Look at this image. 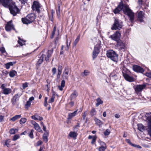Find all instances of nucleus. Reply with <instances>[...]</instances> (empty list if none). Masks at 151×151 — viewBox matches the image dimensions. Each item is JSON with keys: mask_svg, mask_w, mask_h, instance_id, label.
Listing matches in <instances>:
<instances>
[{"mask_svg": "<svg viewBox=\"0 0 151 151\" xmlns=\"http://www.w3.org/2000/svg\"><path fill=\"white\" fill-rule=\"evenodd\" d=\"M35 18V14L33 13H31L27 15L26 18H22V20L24 24H28L32 22Z\"/></svg>", "mask_w": 151, "mask_h": 151, "instance_id": "nucleus-3", "label": "nucleus"}, {"mask_svg": "<svg viewBox=\"0 0 151 151\" xmlns=\"http://www.w3.org/2000/svg\"><path fill=\"white\" fill-rule=\"evenodd\" d=\"M59 39V37H57L56 38L55 40V43L56 45L57 44V41Z\"/></svg>", "mask_w": 151, "mask_h": 151, "instance_id": "nucleus-63", "label": "nucleus"}, {"mask_svg": "<svg viewBox=\"0 0 151 151\" xmlns=\"http://www.w3.org/2000/svg\"><path fill=\"white\" fill-rule=\"evenodd\" d=\"M122 10H123L124 14L128 16L131 22L133 23L134 19V14L129 8L128 6L121 3L118 7L114 10L113 12L114 14H116L119 13Z\"/></svg>", "mask_w": 151, "mask_h": 151, "instance_id": "nucleus-1", "label": "nucleus"}, {"mask_svg": "<svg viewBox=\"0 0 151 151\" xmlns=\"http://www.w3.org/2000/svg\"><path fill=\"white\" fill-rule=\"evenodd\" d=\"M12 92V89L10 88H6L2 90V93L6 95L11 93Z\"/></svg>", "mask_w": 151, "mask_h": 151, "instance_id": "nucleus-21", "label": "nucleus"}, {"mask_svg": "<svg viewBox=\"0 0 151 151\" xmlns=\"http://www.w3.org/2000/svg\"><path fill=\"white\" fill-rule=\"evenodd\" d=\"M132 146L133 147H136V148H141V147L140 146H139V145L134 144H133L132 145Z\"/></svg>", "mask_w": 151, "mask_h": 151, "instance_id": "nucleus-53", "label": "nucleus"}, {"mask_svg": "<svg viewBox=\"0 0 151 151\" xmlns=\"http://www.w3.org/2000/svg\"><path fill=\"white\" fill-rule=\"evenodd\" d=\"M87 115V113L86 112H85L83 114V120L85 119Z\"/></svg>", "mask_w": 151, "mask_h": 151, "instance_id": "nucleus-56", "label": "nucleus"}, {"mask_svg": "<svg viewBox=\"0 0 151 151\" xmlns=\"http://www.w3.org/2000/svg\"><path fill=\"white\" fill-rule=\"evenodd\" d=\"M65 80H63L61 81V85L58 86V88L60 91H62L63 90V88L65 86Z\"/></svg>", "mask_w": 151, "mask_h": 151, "instance_id": "nucleus-26", "label": "nucleus"}, {"mask_svg": "<svg viewBox=\"0 0 151 151\" xmlns=\"http://www.w3.org/2000/svg\"><path fill=\"white\" fill-rule=\"evenodd\" d=\"M5 29L7 31H9L12 29H14V26L11 21L8 22L5 27Z\"/></svg>", "mask_w": 151, "mask_h": 151, "instance_id": "nucleus-15", "label": "nucleus"}, {"mask_svg": "<svg viewBox=\"0 0 151 151\" xmlns=\"http://www.w3.org/2000/svg\"><path fill=\"white\" fill-rule=\"evenodd\" d=\"M19 40L18 41V43L21 46H22L25 42V41L22 40L20 38L18 37Z\"/></svg>", "mask_w": 151, "mask_h": 151, "instance_id": "nucleus-33", "label": "nucleus"}, {"mask_svg": "<svg viewBox=\"0 0 151 151\" xmlns=\"http://www.w3.org/2000/svg\"><path fill=\"white\" fill-rule=\"evenodd\" d=\"M96 111L95 109H91V112L90 114L92 116H93L94 115L96 114Z\"/></svg>", "mask_w": 151, "mask_h": 151, "instance_id": "nucleus-37", "label": "nucleus"}, {"mask_svg": "<svg viewBox=\"0 0 151 151\" xmlns=\"http://www.w3.org/2000/svg\"><path fill=\"white\" fill-rule=\"evenodd\" d=\"M138 129L141 132H143L144 130V126L141 124H137Z\"/></svg>", "mask_w": 151, "mask_h": 151, "instance_id": "nucleus-30", "label": "nucleus"}, {"mask_svg": "<svg viewBox=\"0 0 151 151\" xmlns=\"http://www.w3.org/2000/svg\"><path fill=\"white\" fill-rule=\"evenodd\" d=\"M60 6H58V10L56 12L57 15L59 17L60 13Z\"/></svg>", "mask_w": 151, "mask_h": 151, "instance_id": "nucleus-52", "label": "nucleus"}, {"mask_svg": "<svg viewBox=\"0 0 151 151\" xmlns=\"http://www.w3.org/2000/svg\"><path fill=\"white\" fill-rule=\"evenodd\" d=\"M99 143L101 146H106V144L104 142L101 141H99Z\"/></svg>", "mask_w": 151, "mask_h": 151, "instance_id": "nucleus-48", "label": "nucleus"}, {"mask_svg": "<svg viewBox=\"0 0 151 151\" xmlns=\"http://www.w3.org/2000/svg\"><path fill=\"white\" fill-rule=\"evenodd\" d=\"M98 44L95 45L94 49L93 52V59L95 58L100 52V45L101 42L99 40H97Z\"/></svg>", "mask_w": 151, "mask_h": 151, "instance_id": "nucleus-6", "label": "nucleus"}, {"mask_svg": "<svg viewBox=\"0 0 151 151\" xmlns=\"http://www.w3.org/2000/svg\"><path fill=\"white\" fill-rule=\"evenodd\" d=\"M34 130L33 129H32L31 130V132H29V136L32 139L34 137L33 134V132H34Z\"/></svg>", "mask_w": 151, "mask_h": 151, "instance_id": "nucleus-41", "label": "nucleus"}, {"mask_svg": "<svg viewBox=\"0 0 151 151\" xmlns=\"http://www.w3.org/2000/svg\"><path fill=\"white\" fill-rule=\"evenodd\" d=\"M138 20L141 22H143V18L144 17V13L142 11H139L138 14Z\"/></svg>", "mask_w": 151, "mask_h": 151, "instance_id": "nucleus-19", "label": "nucleus"}, {"mask_svg": "<svg viewBox=\"0 0 151 151\" xmlns=\"http://www.w3.org/2000/svg\"><path fill=\"white\" fill-rule=\"evenodd\" d=\"M0 51H1L2 53L6 52L5 49L3 47H0Z\"/></svg>", "mask_w": 151, "mask_h": 151, "instance_id": "nucleus-45", "label": "nucleus"}, {"mask_svg": "<svg viewBox=\"0 0 151 151\" xmlns=\"http://www.w3.org/2000/svg\"><path fill=\"white\" fill-rule=\"evenodd\" d=\"M146 119L148 120V132L150 135L151 137V112L146 113Z\"/></svg>", "mask_w": 151, "mask_h": 151, "instance_id": "nucleus-9", "label": "nucleus"}, {"mask_svg": "<svg viewBox=\"0 0 151 151\" xmlns=\"http://www.w3.org/2000/svg\"><path fill=\"white\" fill-rule=\"evenodd\" d=\"M80 39V36L79 35L78 36H77V38L75 40V41L74 42L73 45L74 46H76V45L77 44V43L79 41Z\"/></svg>", "mask_w": 151, "mask_h": 151, "instance_id": "nucleus-35", "label": "nucleus"}, {"mask_svg": "<svg viewBox=\"0 0 151 151\" xmlns=\"http://www.w3.org/2000/svg\"><path fill=\"white\" fill-rule=\"evenodd\" d=\"M145 75L147 77L151 78V72L146 73Z\"/></svg>", "mask_w": 151, "mask_h": 151, "instance_id": "nucleus-51", "label": "nucleus"}, {"mask_svg": "<svg viewBox=\"0 0 151 151\" xmlns=\"http://www.w3.org/2000/svg\"><path fill=\"white\" fill-rule=\"evenodd\" d=\"M55 31L53 30L52 32V35L51 36V38L52 39L53 38L54 36L55 33Z\"/></svg>", "mask_w": 151, "mask_h": 151, "instance_id": "nucleus-60", "label": "nucleus"}, {"mask_svg": "<svg viewBox=\"0 0 151 151\" xmlns=\"http://www.w3.org/2000/svg\"><path fill=\"white\" fill-rule=\"evenodd\" d=\"M78 110L74 111L73 112L69 113L68 115V119L69 120L74 117L77 114Z\"/></svg>", "mask_w": 151, "mask_h": 151, "instance_id": "nucleus-22", "label": "nucleus"}, {"mask_svg": "<svg viewBox=\"0 0 151 151\" xmlns=\"http://www.w3.org/2000/svg\"><path fill=\"white\" fill-rule=\"evenodd\" d=\"M43 139L44 141H45V143H46L48 141V138H47V135H43Z\"/></svg>", "mask_w": 151, "mask_h": 151, "instance_id": "nucleus-44", "label": "nucleus"}, {"mask_svg": "<svg viewBox=\"0 0 151 151\" xmlns=\"http://www.w3.org/2000/svg\"><path fill=\"white\" fill-rule=\"evenodd\" d=\"M17 73V72L16 71L13 70L10 72L9 75L11 77H13Z\"/></svg>", "mask_w": 151, "mask_h": 151, "instance_id": "nucleus-32", "label": "nucleus"}, {"mask_svg": "<svg viewBox=\"0 0 151 151\" xmlns=\"http://www.w3.org/2000/svg\"><path fill=\"white\" fill-rule=\"evenodd\" d=\"M28 86V83L27 82H25L22 84V87L23 89H25Z\"/></svg>", "mask_w": 151, "mask_h": 151, "instance_id": "nucleus-46", "label": "nucleus"}, {"mask_svg": "<svg viewBox=\"0 0 151 151\" xmlns=\"http://www.w3.org/2000/svg\"><path fill=\"white\" fill-rule=\"evenodd\" d=\"M62 66L61 65H59L58 68V71H62Z\"/></svg>", "mask_w": 151, "mask_h": 151, "instance_id": "nucleus-59", "label": "nucleus"}, {"mask_svg": "<svg viewBox=\"0 0 151 151\" xmlns=\"http://www.w3.org/2000/svg\"><path fill=\"white\" fill-rule=\"evenodd\" d=\"M117 46L118 47L124 51L125 50L126 46L124 43L122 42V41L120 40L117 42Z\"/></svg>", "mask_w": 151, "mask_h": 151, "instance_id": "nucleus-16", "label": "nucleus"}, {"mask_svg": "<svg viewBox=\"0 0 151 151\" xmlns=\"http://www.w3.org/2000/svg\"><path fill=\"white\" fill-rule=\"evenodd\" d=\"M27 120L25 118H22L20 120V123L21 124H24L26 122Z\"/></svg>", "mask_w": 151, "mask_h": 151, "instance_id": "nucleus-36", "label": "nucleus"}, {"mask_svg": "<svg viewBox=\"0 0 151 151\" xmlns=\"http://www.w3.org/2000/svg\"><path fill=\"white\" fill-rule=\"evenodd\" d=\"M53 49L48 50L47 53V57H46L45 55H42L40 57L39 59L37 62V65H40L43 61L44 58H45V60L46 62H47V61L49 60L50 57L51 56L53 53Z\"/></svg>", "mask_w": 151, "mask_h": 151, "instance_id": "nucleus-2", "label": "nucleus"}, {"mask_svg": "<svg viewBox=\"0 0 151 151\" xmlns=\"http://www.w3.org/2000/svg\"><path fill=\"white\" fill-rule=\"evenodd\" d=\"M11 13L13 16L16 15L19 11V9L15 5V3H13L9 7Z\"/></svg>", "mask_w": 151, "mask_h": 151, "instance_id": "nucleus-7", "label": "nucleus"}, {"mask_svg": "<svg viewBox=\"0 0 151 151\" xmlns=\"http://www.w3.org/2000/svg\"><path fill=\"white\" fill-rule=\"evenodd\" d=\"M34 97L33 96H32L29 98V100L28 101H29V102H31L32 101L34 100Z\"/></svg>", "mask_w": 151, "mask_h": 151, "instance_id": "nucleus-61", "label": "nucleus"}, {"mask_svg": "<svg viewBox=\"0 0 151 151\" xmlns=\"http://www.w3.org/2000/svg\"><path fill=\"white\" fill-rule=\"evenodd\" d=\"M7 86L6 84H3L1 86L0 88L3 90L4 89L6 88H5Z\"/></svg>", "mask_w": 151, "mask_h": 151, "instance_id": "nucleus-49", "label": "nucleus"}, {"mask_svg": "<svg viewBox=\"0 0 151 151\" xmlns=\"http://www.w3.org/2000/svg\"><path fill=\"white\" fill-rule=\"evenodd\" d=\"M122 27V22L117 19H115L114 23L111 27L112 30H120Z\"/></svg>", "mask_w": 151, "mask_h": 151, "instance_id": "nucleus-5", "label": "nucleus"}, {"mask_svg": "<svg viewBox=\"0 0 151 151\" xmlns=\"http://www.w3.org/2000/svg\"><path fill=\"white\" fill-rule=\"evenodd\" d=\"M31 102L28 101H27L25 105V108L26 109H28L29 107L30 106Z\"/></svg>", "mask_w": 151, "mask_h": 151, "instance_id": "nucleus-40", "label": "nucleus"}, {"mask_svg": "<svg viewBox=\"0 0 151 151\" xmlns=\"http://www.w3.org/2000/svg\"><path fill=\"white\" fill-rule=\"evenodd\" d=\"M40 7V6L39 2L37 1H34L32 6L33 10L39 12L40 11L39 9Z\"/></svg>", "mask_w": 151, "mask_h": 151, "instance_id": "nucleus-13", "label": "nucleus"}, {"mask_svg": "<svg viewBox=\"0 0 151 151\" xmlns=\"http://www.w3.org/2000/svg\"><path fill=\"white\" fill-rule=\"evenodd\" d=\"M126 142L129 143L130 145L132 146L133 144L131 142L130 140L129 139H126Z\"/></svg>", "mask_w": 151, "mask_h": 151, "instance_id": "nucleus-55", "label": "nucleus"}, {"mask_svg": "<svg viewBox=\"0 0 151 151\" xmlns=\"http://www.w3.org/2000/svg\"><path fill=\"white\" fill-rule=\"evenodd\" d=\"M96 101L97 103L96 104V106H98L99 105L102 104L103 102V101L99 97L96 99Z\"/></svg>", "mask_w": 151, "mask_h": 151, "instance_id": "nucleus-28", "label": "nucleus"}, {"mask_svg": "<svg viewBox=\"0 0 151 151\" xmlns=\"http://www.w3.org/2000/svg\"><path fill=\"white\" fill-rule=\"evenodd\" d=\"M107 57L114 62H116L118 60V56L115 51L112 50H109L107 51Z\"/></svg>", "mask_w": 151, "mask_h": 151, "instance_id": "nucleus-4", "label": "nucleus"}, {"mask_svg": "<svg viewBox=\"0 0 151 151\" xmlns=\"http://www.w3.org/2000/svg\"><path fill=\"white\" fill-rule=\"evenodd\" d=\"M71 70L68 67H65L63 74V78L68 80L69 75H70Z\"/></svg>", "mask_w": 151, "mask_h": 151, "instance_id": "nucleus-10", "label": "nucleus"}, {"mask_svg": "<svg viewBox=\"0 0 151 151\" xmlns=\"http://www.w3.org/2000/svg\"><path fill=\"white\" fill-rule=\"evenodd\" d=\"M96 136H94L93 137V139L91 142V143L92 144H94L96 142Z\"/></svg>", "mask_w": 151, "mask_h": 151, "instance_id": "nucleus-47", "label": "nucleus"}, {"mask_svg": "<svg viewBox=\"0 0 151 151\" xmlns=\"http://www.w3.org/2000/svg\"><path fill=\"white\" fill-rule=\"evenodd\" d=\"M27 0H19L22 4H25L27 2Z\"/></svg>", "mask_w": 151, "mask_h": 151, "instance_id": "nucleus-57", "label": "nucleus"}, {"mask_svg": "<svg viewBox=\"0 0 151 151\" xmlns=\"http://www.w3.org/2000/svg\"><path fill=\"white\" fill-rule=\"evenodd\" d=\"M16 131H17V130L16 129H11L10 130V132L11 134H14L15 133Z\"/></svg>", "mask_w": 151, "mask_h": 151, "instance_id": "nucleus-42", "label": "nucleus"}, {"mask_svg": "<svg viewBox=\"0 0 151 151\" xmlns=\"http://www.w3.org/2000/svg\"><path fill=\"white\" fill-rule=\"evenodd\" d=\"M32 123L34 125V128L36 130L39 132H42V130L37 123L34 121H32Z\"/></svg>", "mask_w": 151, "mask_h": 151, "instance_id": "nucleus-20", "label": "nucleus"}, {"mask_svg": "<svg viewBox=\"0 0 151 151\" xmlns=\"http://www.w3.org/2000/svg\"><path fill=\"white\" fill-rule=\"evenodd\" d=\"M123 76L125 79L129 82H132L134 81L133 77L129 76L128 75L125 73L122 72Z\"/></svg>", "mask_w": 151, "mask_h": 151, "instance_id": "nucleus-18", "label": "nucleus"}, {"mask_svg": "<svg viewBox=\"0 0 151 151\" xmlns=\"http://www.w3.org/2000/svg\"><path fill=\"white\" fill-rule=\"evenodd\" d=\"M106 149V146H101L99 148V151H104Z\"/></svg>", "mask_w": 151, "mask_h": 151, "instance_id": "nucleus-43", "label": "nucleus"}, {"mask_svg": "<svg viewBox=\"0 0 151 151\" xmlns=\"http://www.w3.org/2000/svg\"><path fill=\"white\" fill-rule=\"evenodd\" d=\"M77 135V133L75 132H70L69 134V136L72 138H76Z\"/></svg>", "mask_w": 151, "mask_h": 151, "instance_id": "nucleus-29", "label": "nucleus"}, {"mask_svg": "<svg viewBox=\"0 0 151 151\" xmlns=\"http://www.w3.org/2000/svg\"><path fill=\"white\" fill-rule=\"evenodd\" d=\"M32 118L35 120H38L39 121H41L43 119V118L38 115H35L31 116Z\"/></svg>", "mask_w": 151, "mask_h": 151, "instance_id": "nucleus-23", "label": "nucleus"}, {"mask_svg": "<svg viewBox=\"0 0 151 151\" xmlns=\"http://www.w3.org/2000/svg\"><path fill=\"white\" fill-rule=\"evenodd\" d=\"M55 98V93L54 92L53 93L52 96L49 101V103H52L54 101Z\"/></svg>", "mask_w": 151, "mask_h": 151, "instance_id": "nucleus-34", "label": "nucleus"}, {"mask_svg": "<svg viewBox=\"0 0 151 151\" xmlns=\"http://www.w3.org/2000/svg\"><path fill=\"white\" fill-rule=\"evenodd\" d=\"M78 94L77 92L75 91L73 93H72L70 96V100H72L74 99H75L78 96Z\"/></svg>", "mask_w": 151, "mask_h": 151, "instance_id": "nucleus-25", "label": "nucleus"}, {"mask_svg": "<svg viewBox=\"0 0 151 151\" xmlns=\"http://www.w3.org/2000/svg\"><path fill=\"white\" fill-rule=\"evenodd\" d=\"M21 115H16L12 117V118L10 119V121H14L16 120L17 119H19L20 118H21Z\"/></svg>", "mask_w": 151, "mask_h": 151, "instance_id": "nucleus-31", "label": "nucleus"}, {"mask_svg": "<svg viewBox=\"0 0 151 151\" xmlns=\"http://www.w3.org/2000/svg\"><path fill=\"white\" fill-rule=\"evenodd\" d=\"M19 136L17 135H14L13 137V140L14 141H15L19 138Z\"/></svg>", "mask_w": 151, "mask_h": 151, "instance_id": "nucleus-50", "label": "nucleus"}, {"mask_svg": "<svg viewBox=\"0 0 151 151\" xmlns=\"http://www.w3.org/2000/svg\"><path fill=\"white\" fill-rule=\"evenodd\" d=\"M90 73V71L87 70H85L84 72L81 73V76L82 77H86L89 76Z\"/></svg>", "mask_w": 151, "mask_h": 151, "instance_id": "nucleus-24", "label": "nucleus"}, {"mask_svg": "<svg viewBox=\"0 0 151 151\" xmlns=\"http://www.w3.org/2000/svg\"><path fill=\"white\" fill-rule=\"evenodd\" d=\"M0 2L4 7L8 8L13 3L12 0H0Z\"/></svg>", "mask_w": 151, "mask_h": 151, "instance_id": "nucleus-12", "label": "nucleus"}, {"mask_svg": "<svg viewBox=\"0 0 151 151\" xmlns=\"http://www.w3.org/2000/svg\"><path fill=\"white\" fill-rule=\"evenodd\" d=\"M42 141L41 140L38 141L37 142V145L39 146L42 144Z\"/></svg>", "mask_w": 151, "mask_h": 151, "instance_id": "nucleus-58", "label": "nucleus"}, {"mask_svg": "<svg viewBox=\"0 0 151 151\" xmlns=\"http://www.w3.org/2000/svg\"><path fill=\"white\" fill-rule=\"evenodd\" d=\"M146 87L145 84L137 85L134 87L135 93L137 95H140L143 89Z\"/></svg>", "mask_w": 151, "mask_h": 151, "instance_id": "nucleus-8", "label": "nucleus"}, {"mask_svg": "<svg viewBox=\"0 0 151 151\" xmlns=\"http://www.w3.org/2000/svg\"><path fill=\"white\" fill-rule=\"evenodd\" d=\"M120 36V33L118 31H116L114 34L110 35L109 37L113 40L118 42L119 40Z\"/></svg>", "mask_w": 151, "mask_h": 151, "instance_id": "nucleus-11", "label": "nucleus"}, {"mask_svg": "<svg viewBox=\"0 0 151 151\" xmlns=\"http://www.w3.org/2000/svg\"><path fill=\"white\" fill-rule=\"evenodd\" d=\"M110 130L109 129H107L104 132V134L105 136L108 135L110 133Z\"/></svg>", "mask_w": 151, "mask_h": 151, "instance_id": "nucleus-39", "label": "nucleus"}, {"mask_svg": "<svg viewBox=\"0 0 151 151\" xmlns=\"http://www.w3.org/2000/svg\"><path fill=\"white\" fill-rule=\"evenodd\" d=\"M21 94L19 95L18 94H15L11 99V101L13 105H14L16 102L19 100V98L21 96Z\"/></svg>", "mask_w": 151, "mask_h": 151, "instance_id": "nucleus-17", "label": "nucleus"}, {"mask_svg": "<svg viewBox=\"0 0 151 151\" xmlns=\"http://www.w3.org/2000/svg\"><path fill=\"white\" fill-rule=\"evenodd\" d=\"M71 41L70 42V43L68 44V40H66V46L69 47V46L70 45Z\"/></svg>", "mask_w": 151, "mask_h": 151, "instance_id": "nucleus-64", "label": "nucleus"}, {"mask_svg": "<svg viewBox=\"0 0 151 151\" xmlns=\"http://www.w3.org/2000/svg\"><path fill=\"white\" fill-rule=\"evenodd\" d=\"M132 68L134 71L137 73H143L144 71V70L142 68L137 65H133Z\"/></svg>", "mask_w": 151, "mask_h": 151, "instance_id": "nucleus-14", "label": "nucleus"}, {"mask_svg": "<svg viewBox=\"0 0 151 151\" xmlns=\"http://www.w3.org/2000/svg\"><path fill=\"white\" fill-rule=\"evenodd\" d=\"M63 47H64V46L62 45V47L61 48V51H60V55H62L63 54L64 52H63Z\"/></svg>", "mask_w": 151, "mask_h": 151, "instance_id": "nucleus-62", "label": "nucleus"}, {"mask_svg": "<svg viewBox=\"0 0 151 151\" xmlns=\"http://www.w3.org/2000/svg\"><path fill=\"white\" fill-rule=\"evenodd\" d=\"M16 63L15 62H10L5 64V67L7 69H9L10 66H12Z\"/></svg>", "mask_w": 151, "mask_h": 151, "instance_id": "nucleus-27", "label": "nucleus"}, {"mask_svg": "<svg viewBox=\"0 0 151 151\" xmlns=\"http://www.w3.org/2000/svg\"><path fill=\"white\" fill-rule=\"evenodd\" d=\"M95 121L96 122V124L98 125H101L102 124V123L101 121L99 119L95 118Z\"/></svg>", "mask_w": 151, "mask_h": 151, "instance_id": "nucleus-38", "label": "nucleus"}, {"mask_svg": "<svg viewBox=\"0 0 151 151\" xmlns=\"http://www.w3.org/2000/svg\"><path fill=\"white\" fill-rule=\"evenodd\" d=\"M56 69L55 68H52V74L53 75H54L55 74V73H56Z\"/></svg>", "mask_w": 151, "mask_h": 151, "instance_id": "nucleus-54", "label": "nucleus"}]
</instances>
